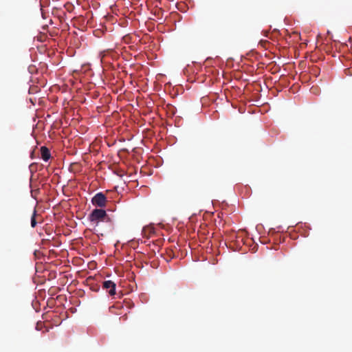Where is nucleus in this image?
I'll list each match as a JSON object with an SVG mask.
<instances>
[{
	"instance_id": "f257e3e1",
	"label": "nucleus",
	"mask_w": 352,
	"mask_h": 352,
	"mask_svg": "<svg viewBox=\"0 0 352 352\" xmlns=\"http://www.w3.org/2000/svg\"><path fill=\"white\" fill-rule=\"evenodd\" d=\"M107 217V212L102 209H94L89 215V219L91 222L98 225L100 221H103Z\"/></svg>"
},
{
	"instance_id": "39448f33",
	"label": "nucleus",
	"mask_w": 352,
	"mask_h": 352,
	"mask_svg": "<svg viewBox=\"0 0 352 352\" xmlns=\"http://www.w3.org/2000/svg\"><path fill=\"white\" fill-rule=\"evenodd\" d=\"M36 215H37L36 210L34 208V210H33L32 217H31V226L32 228H35L36 224H37V221L36 220Z\"/></svg>"
},
{
	"instance_id": "f03ea898",
	"label": "nucleus",
	"mask_w": 352,
	"mask_h": 352,
	"mask_svg": "<svg viewBox=\"0 0 352 352\" xmlns=\"http://www.w3.org/2000/svg\"><path fill=\"white\" fill-rule=\"evenodd\" d=\"M93 205L98 207H104L107 203V198L102 192L97 193L91 199Z\"/></svg>"
},
{
	"instance_id": "7ed1b4c3",
	"label": "nucleus",
	"mask_w": 352,
	"mask_h": 352,
	"mask_svg": "<svg viewBox=\"0 0 352 352\" xmlns=\"http://www.w3.org/2000/svg\"><path fill=\"white\" fill-rule=\"evenodd\" d=\"M102 287L108 291L111 296L116 294V284L111 280H105L102 283Z\"/></svg>"
},
{
	"instance_id": "20e7f679",
	"label": "nucleus",
	"mask_w": 352,
	"mask_h": 352,
	"mask_svg": "<svg viewBox=\"0 0 352 352\" xmlns=\"http://www.w3.org/2000/svg\"><path fill=\"white\" fill-rule=\"evenodd\" d=\"M41 158L45 162H47L51 157L50 151L46 146H42L41 148Z\"/></svg>"
}]
</instances>
